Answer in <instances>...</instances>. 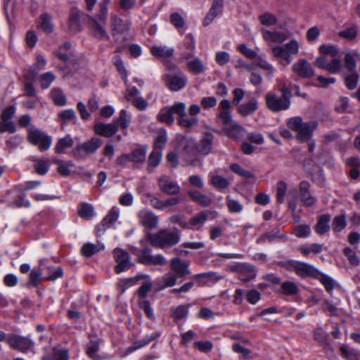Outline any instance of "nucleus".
Returning a JSON list of instances; mask_svg holds the SVG:
<instances>
[{"label": "nucleus", "mask_w": 360, "mask_h": 360, "mask_svg": "<svg viewBox=\"0 0 360 360\" xmlns=\"http://www.w3.org/2000/svg\"><path fill=\"white\" fill-rule=\"evenodd\" d=\"M257 99L252 98L249 101L241 104L238 108V112L243 116H247L254 113L257 110Z\"/></svg>", "instance_id": "nucleus-32"}, {"label": "nucleus", "mask_w": 360, "mask_h": 360, "mask_svg": "<svg viewBox=\"0 0 360 360\" xmlns=\"http://www.w3.org/2000/svg\"><path fill=\"white\" fill-rule=\"evenodd\" d=\"M170 268L172 273L178 278H183L191 274L189 263L179 257L171 259Z\"/></svg>", "instance_id": "nucleus-19"}, {"label": "nucleus", "mask_w": 360, "mask_h": 360, "mask_svg": "<svg viewBox=\"0 0 360 360\" xmlns=\"http://www.w3.org/2000/svg\"><path fill=\"white\" fill-rule=\"evenodd\" d=\"M287 124L289 129L297 133L296 138L302 142L309 141L311 139L313 131L317 127L316 122H304L299 116L290 118Z\"/></svg>", "instance_id": "nucleus-4"}, {"label": "nucleus", "mask_w": 360, "mask_h": 360, "mask_svg": "<svg viewBox=\"0 0 360 360\" xmlns=\"http://www.w3.org/2000/svg\"><path fill=\"white\" fill-rule=\"evenodd\" d=\"M281 96L277 94L269 92L265 96L266 106L269 110L274 112L288 110L290 105L292 93L289 88L283 86L281 89Z\"/></svg>", "instance_id": "nucleus-3"}, {"label": "nucleus", "mask_w": 360, "mask_h": 360, "mask_svg": "<svg viewBox=\"0 0 360 360\" xmlns=\"http://www.w3.org/2000/svg\"><path fill=\"white\" fill-rule=\"evenodd\" d=\"M158 334L152 333L150 335L145 336L143 339L135 341L131 346L129 347L127 349V350L125 352V354H128L138 349H140V348L148 345L153 340L156 339L158 338Z\"/></svg>", "instance_id": "nucleus-30"}, {"label": "nucleus", "mask_w": 360, "mask_h": 360, "mask_svg": "<svg viewBox=\"0 0 360 360\" xmlns=\"http://www.w3.org/2000/svg\"><path fill=\"white\" fill-rule=\"evenodd\" d=\"M171 71L164 75V81L168 89L172 91H178L184 89L187 82L186 75L180 70L175 69L174 65L167 66Z\"/></svg>", "instance_id": "nucleus-6"}, {"label": "nucleus", "mask_w": 360, "mask_h": 360, "mask_svg": "<svg viewBox=\"0 0 360 360\" xmlns=\"http://www.w3.org/2000/svg\"><path fill=\"white\" fill-rule=\"evenodd\" d=\"M27 140L31 144L38 146L41 151L48 150L52 143V139L50 136L36 128L29 129Z\"/></svg>", "instance_id": "nucleus-9"}, {"label": "nucleus", "mask_w": 360, "mask_h": 360, "mask_svg": "<svg viewBox=\"0 0 360 360\" xmlns=\"http://www.w3.org/2000/svg\"><path fill=\"white\" fill-rule=\"evenodd\" d=\"M37 27L47 34L51 33L53 31L51 16L46 13L41 14L38 20Z\"/></svg>", "instance_id": "nucleus-33"}, {"label": "nucleus", "mask_w": 360, "mask_h": 360, "mask_svg": "<svg viewBox=\"0 0 360 360\" xmlns=\"http://www.w3.org/2000/svg\"><path fill=\"white\" fill-rule=\"evenodd\" d=\"M58 118L62 126H63L68 122H75L76 120V114L72 109H67L60 112L58 114Z\"/></svg>", "instance_id": "nucleus-46"}, {"label": "nucleus", "mask_w": 360, "mask_h": 360, "mask_svg": "<svg viewBox=\"0 0 360 360\" xmlns=\"http://www.w3.org/2000/svg\"><path fill=\"white\" fill-rule=\"evenodd\" d=\"M186 39L188 41L185 43V44L188 52L186 53L185 57L186 59H189L195 56V40L193 36L190 34L186 36Z\"/></svg>", "instance_id": "nucleus-59"}, {"label": "nucleus", "mask_w": 360, "mask_h": 360, "mask_svg": "<svg viewBox=\"0 0 360 360\" xmlns=\"http://www.w3.org/2000/svg\"><path fill=\"white\" fill-rule=\"evenodd\" d=\"M310 184L307 181H302L300 184V198L302 204L306 207L313 206L316 199L309 191Z\"/></svg>", "instance_id": "nucleus-22"}, {"label": "nucleus", "mask_w": 360, "mask_h": 360, "mask_svg": "<svg viewBox=\"0 0 360 360\" xmlns=\"http://www.w3.org/2000/svg\"><path fill=\"white\" fill-rule=\"evenodd\" d=\"M102 143L100 139L93 137L89 141L75 146L72 150V154L77 159H83L86 155L96 153Z\"/></svg>", "instance_id": "nucleus-10"}, {"label": "nucleus", "mask_w": 360, "mask_h": 360, "mask_svg": "<svg viewBox=\"0 0 360 360\" xmlns=\"http://www.w3.org/2000/svg\"><path fill=\"white\" fill-rule=\"evenodd\" d=\"M53 162L58 165L57 170L60 175L67 176L70 174L71 168L74 167L72 162H65L60 160H54Z\"/></svg>", "instance_id": "nucleus-41"}, {"label": "nucleus", "mask_w": 360, "mask_h": 360, "mask_svg": "<svg viewBox=\"0 0 360 360\" xmlns=\"http://www.w3.org/2000/svg\"><path fill=\"white\" fill-rule=\"evenodd\" d=\"M341 356L346 360H359L360 351L349 348L347 346H342L340 348Z\"/></svg>", "instance_id": "nucleus-44"}, {"label": "nucleus", "mask_w": 360, "mask_h": 360, "mask_svg": "<svg viewBox=\"0 0 360 360\" xmlns=\"http://www.w3.org/2000/svg\"><path fill=\"white\" fill-rule=\"evenodd\" d=\"M34 162V169L39 174L44 175L48 170L50 165L49 160L37 159Z\"/></svg>", "instance_id": "nucleus-50"}, {"label": "nucleus", "mask_w": 360, "mask_h": 360, "mask_svg": "<svg viewBox=\"0 0 360 360\" xmlns=\"http://www.w3.org/2000/svg\"><path fill=\"white\" fill-rule=\"evenodd\" d=\"M260 23L264 26L270 27L278 23L277 17L270 12H265L258 17Z\"/></svg>", "instance_id": "nucleus-45"}, {"label": "nucleus", "mask_w": 360, "mask_h": 360, "mask_svg": "<svg viewBox=\"0 0 360 360\" xmlns=\"http://www.w3.org/2000/svg\"><path fill=\"white\" fill-rule=\"evenodd\" d=\"M261 32L263 39L267 42L283 43L288 38L284 32L280 31H270L266 29H262Z\"/></svg>", "instance_id": "nucleus-24"}, {"label": "nucleus", "mask_w": 360, "mask_h": 360, "mask_svg": "<svg viewBox=\"0 0 360 360\" xmlns=\"http://www.w3.org/2000/svg\"><path fill=\"white\" fill-rule=\"evenodd\" d=\"M98 349L99 343L97 341H90L86 346V354L94 360H101L100 356L97 354Z\"/></svg>", "instance_id": "nucleus-48"}, {"label": "nucleus", "mask_w": 360, "mask_h": 360, "mask_svg": "<svg viewBox=\"0 0 360 360\" xmlns=\"http://www.w3.org/2000/svg\"><path fill=\"white\" fill-rule=\"evenodd\" d=\"M16 131V127L12 120H1L0 121V133L8 132L13 134Z\"/></svg>", "instance_id": "nucleus-60"}, {"label": "nucleus", "mask_w": 360, "mask_h": 360, "mask_svg": "<svg viewBox=\"0 0 360 360\" xmlns=\"http://www.w3.org/2000/svg\"><path fill=\"white\" fill-rule=\"evenodd\" d=\"M359 57L356 51L348 52L345 56V68L351 72H355L356 68V58Z\"/></svg>", "instance_id": "nucleus-37"}, {"label": "nucleus", "mask_w": 360, "mask_h": 360, "mask_svg": "<svg viewBox=\"0 0 360 360\" xmlns=\"http://www.w3.org/2000/svg\"><path fill=\"white\" fill-rule=\"evenodd\" d=\"M288 269L295 271L298 276L302 278H318L320 275L318 269L303 262L290 261L288 264Z\"/></svg>", "instance_id": "nucleus-11"}, {"label": "nucleus", "mask_w": 360, "mask_h": 360, "mask_svg": "<svg viewBox=\"0 0 360 360\" xmlns=\"http://www.w3.org/2000/svg\"><path fill=\"white\" fill-rule=\"evenodd\" d=\"M330 217L328 214H323L320 217L316 226L315 231L319 235H323L330 229L328 222Z\"/></svg>", "instance_id": "nucleus-36"}, {"label": "nucleus", "mask_w": 360, "mask_h": 360, "mask_svg": "<svg viewBox=\"0 0 360 360\" xmlns=\"http://www.w3.org/2000/svg\"><path fill=\"white\" fill-rule=\"evenodd\" d=\"M211 184L218 190L226 188L229 184V181L219 175H210Z\"/></svg>", "instance_id": "nucleus-43"}, {"label": "nucleus", "mask_w": 360, "mask_h": 360, "mask_svg": "<svg viewBox=\"0 0 360 360\" xmlns=\"http://www.w3.org/2000/svg\"><path fill=\"white\" fill-rule=\"evenodd\" d=\"M292 70L302 78L314 76V72L311 64L305 59H300L292 65Z\"/></svg>", "instance_id": "nucleus-18"}, {"label": "nucleus", "mask_w": 360, "mask_h": 360, "mask_svg": "<svg viewBox=\"0 0 360 360\" xmlns=\"http://www.w3.org/2000/svg\"><path fill=\"white\" fill-rule=\"evenodd\" d=\"M106 21L99 20L93 16L88 17V27L91 34L99 40H108L110 35L105 28Z\"/></svg>", "instance_id": "nucleus-12"}, {"label": "nucleus", "mask_w": 360, "mask_h": 360, "mask_svg": "<svg viewBox=\"0 0 360 360\" xmlns=\"http://www.w3.org/2000/svg\"><path fill=\"white\" fill-rule=\"evenodd\" d=\"M131 159V162L135 164L142 163L146 159V150L138 148L129 153Z\"/></svg>", "instance_id": "nucleus-52"}, {"label": "nucleus", "mask_w": 360, "mask_h": 360, "mask_svg": "<svg viewBox=\"0 0 360 360\" xmlns=\"http://www.w3.org/2000/svg\"><path fill=\"white\" fill-rule=\"evenodd\" d=\"M195 278H199L201 285H207L210 283H216L221 280L223 277L217 275L215 272H207L198 274L194 276Z\"/></svg>", "instance_id": "nucleus-34"}, {"label": "nucleus", "mask_w": 360, "mask_h": 360, "mask_svg": "<svg viewBox=\"0 0 360 360\" xmlns=\"http://www.w3.org/2000/svg\"><path fill=\"white\" fill-rule=\"evenodd\" d=\"M213 138L214 136L210 132H206L204 134L198 148L200 153L207 155L210 153Z\"/></svg>", "instance_id": "nucleus-31"}, {"label": "nucleus", "mask_w": 360, "mask_h": 360, "mask_svg": "<svg viewBox=\"0 0 360 360\" xmlns=\"http://www.w3.org/2000/svg\"><path fill=\"white\" fill-rule=\"evenodd\" d=\"M79 17L77 13H72L69 17V28L72 32H77L79 30Z\"/></svg>", "instance_id": "nucleus-64"}, {"label": "nucleus", "mask_w": 360, "mask_h": 360, "mask_svg": "<svg viewBox=\"0 0 360 360\" xmlns=\"http://www.w3.org/2000/svg\"><path fill=\"white\" fill-rule=\"evenodd\" d=\"M131 122V115L126 110H121L119 113V117L113 121V123H117V128L120 127L122 129L129 127Z\"/></svg>", "instance_id": "nucleus-40"}, {"label": "nucleus", "mask_w": 360, "mask_h": 360, "mask_svg": "<svg viewBox=\"0 0 360 360\" xmlns=\"http://www.w3.org/2000/svg\"><path fill=\"white\" fill-rule=\"evenodd\" d=\"M299 50V42L296 39H291L285 44L272 46L271 53L278 63L285 66L291 63V56L297 55Z\"/></svg>", "instance_id": "nucleus-5"}, {"label": "nucleus", "mask_w": 360, "mask_h": 360, "mask_svg": "<svg viewBox=\"0 0 360 360\" xmlns=\"http://www.w3.org/2000/svg\"><path fill=\"white\" fill-rule=\"evenodd\" d=\"M160 190L167 195H178L181 191L179 184L171 176L162 175L158 179Z\"/></svg>", "instance_id": "nucleus-14"}, {"label": "nucleus", "mask_w": 360, "mask_h": 360, "mask_svg": "<svg viewBox=\"0 0 360 360\" xmlns=\"http://www.w3.org/2000/svg\"><path fill=\"white\" fill-rule=\"evenodd\" d=\"M287 184L284 181H279L277 184L276 198L279 203H283L285 200V195L287 191Z\"/></svg>", "instance_id": "nucleus-63"}, {"label": "nucleus", "mask_w": 360, "mask_h": 360, "mask_svg": "<svg viewBox=\"0 0 360 360\" xmlns=\"http://www.w3.org/2000/svg\"><path fill=\"white\" fill-rule=\"evenodd\" d=\"M225 134L233 139L240 140L246 134V131L241 125L238 123H233L229 127L224 128Z\"/></svg>", "instance_id": "nucleus-26"}, {"label": "nucleus", "mask_w": 360, "mask_h": 360, "mask_svg": "<svg viewBox=\"0 0 360 360\" xmlns=\"http://www.w3.org/2000/svg\"><path fill=\"white\" fill-rule=\"evenodd\" d=\"M119 217V212L115 208H112L102 221V225L108 227L112 225Z\"/></svg>", "instance_id": "nucleus-53"}, {"label": "nucleus", "mask_w": 360, "mask_h": 360, "mask_svg": "<svg viewBox=\"0 0 360 360\" xmlns=\"http://www.w3.org/2000/svg\"><path fill=\"white\" fill-rule=\"evenodd\" d=\"M102 248H103V247L99 248L96 245L88 243H85L82 246L81 251H82V253L83 255H84L85 257H90L92 255H94V254H96V252H99L101 250V249H102Z\"/></svg>", "instance_id": "nucleus-54"}, {"label": "nucleus", "mask_w": 360, "mask_h": 360, "mask_svg": "<svg viewBox=\"0 0 360 360\" xmlns=\"http://www.w3.org/2000/svg\"><path fill=\"white\" fill-rule=\"evenodd\" d=\"M130 22L124 20L117 14L111 13L110 16V27L111 35L115 42L128 32L130 29Z\"/></svg>", "instance_id": "nucleus-8"}, {"label": "nucleus", "mask_w": 360, "mask_h": 360, "mask_svg": "<svg viewBox=\"0 0 360 360\" xmlns=\"http://www.w3.org/2000/svg\"><path fill=\"white\" fill-rule=\"evenodd\" d=\"M6 342L10 347L22 352H27L34 345V342L27 337L16 334L8 335L6 338Z\"/></svg>", "instance_id": "nucleus-13"}, {"label": "nucleus", "mask_w": 360, "mask_h": 360, "mask_svg": "<svg viewBox=\"0 0 360 360\" xmlns=\"http://www.w3.org/2000/svg\"><path fill=\"white\" fill-rule=\"evenodd\" d=\"M146 239L154 248H170L180 242L181 232L177 229L169 231L167 229H162L155 233L148 232Z\"/></svg>", "instance_id": "nucleus-2"}, {"label": "nucleus", "mask_w": 360, "mask_h": 360, "mask_svg": "<svg viewBox=\"0 0 360 360\" xmlns=\"http://www.w3.org/2000/svg\"><path fill=\"white\" fill-rule=\"evenodd\" d=\"M276 238H279L282 241H286L288 240V236L285 233L281 234L280 229L278 228H276L268 233L263 234L257 239V242L258 243H262L266 241L271 242L275 240Z\"/></svg>", "instance_id": "nucleus-28"}, {"label": "nucleus", "mask_w": 360, "mask_h": 360, "mask_svg": "<svg viewBox=\"0 0 360 360\" xmlns=\"http://www.w3.org/2000/svg\"><path fill=\"white\" fill-rule=\"evenodd\" d=\"M78 214L81 217L90 219L94 216V208L88 203H82L78 209Z\"/></svg>", "instance_id": "nucleus-57"}, {"label": "nucleus", "mask_w": 360, "mask_h": 360, "mask_svg": "<svg viewBox=\"0 0 360 360\" xmlns=\"http://www.w3.org/2000/svg\"><path fill=\"white\" fill-rule=\"evenodd\" d=\"M178 277L172 272L165 274L162 278V285L161 288H170L176 283Z\"/></svg>", "instance_id": "nucleus-56"}, {"label": "nucleus", "mask_w": 360, "mask_h": 360, "mask_svg": "<svg viewBox=\"0 0 360 360\" xmlns=\"http://www.w3.org/2000/svg\"><path fill=\"white\" fill-rule=\"evenodd\" d=\"M186 106L184 103L180 102L175 103L171 106L162 108L157 115V118L162 122L172 124L174 123L173 115H178L179 124L186 129H191L193 127L196 120L194 119L188 120L186 117Z\"/></svg>", "instance_id": "nucleus-1"}, {"label": "nucleus", "mask_w": 360, "mask_h": 360, "mask_svg": "<svg viewBox=\"0 0 360 360\" xmlns=\"http://www.w3.org/2000/svg\"><path fill=\"white\" fill-rule=\"evenodd\" d=\"M74 141L70 135L61 138L56 144L55 150L57 153H63L65 150L72 146Z\"/></svg>", "instance_id": "nucleus-38"}, {"label": "nucleus", "mask_w": 360, "mask_h": 360, "mask_svg": "<svg viewBox=\"0 0 360 360\" xmlns=\"http://www.w3.org/2000/svg\"><path fill=\"white\" fill-rule=\"evenodd\" d=\"M187 67L191 72L195 75L202 73L206 70L202 60L198 57H193V60H188Z\"/></svg>", "instance_id": "nucleus-35"}, {"label": "nucleus", "mask_w": 360, "mask_h": 360, "mask_svg": "<svg viewBox=\"0 0 360 360\" xmlns=\"http://www.w3.org/2000/svg\"><path fill=\"white\" fill-rule=\"evenodd\" d=\"M230 108L231 103L226 99L222 100L218 107L217 122L224 126V128L229 127L234 123L233 122L231 113L229 111Z\"/></svg>", "instance_id": "nucleus-16"}, {"label": "nucleus", "mask_w": 360, "mask_h": 360, "mask_svg": "<svg viewBox=\"0 0 360 360\" xmlns=\"http://www.w3.org/2000/svg\"><path fill=\"white\" fill-rule=\"evenodd\" d=\"M111 0H101L98 4V11L96 14V18L99 20L106 21L108 13V5Z\"/></svg>", "instance_id": "nucleus-47"}, {"label": "nucleus", "mask_w": 360, "mask_h": 360, "mask_svg": "<svg viewBox=\"0 0 360 360\" xmlns=\"http://www.w3.org/2000/svg\"><path fill=\"white\" fill-rule=\"evenodd\" d=\"M132 253L137 257V262L145 265H164L167 260L162 255H153L151 249L148 248L139 250L131 247Z\"/></svg>", "instance_id": "nucleus-7"}, {"label": "nucleus", "mask_w": 360, "mask_h": 360, "mask_svg": "<svg viewBox=\"0 0 360 360\" xmlns=\"http://www.w3.org/2000/svg\"><path fill=\"white\" fill-rule=\"evenodd\" d=\"M94 130L97 135L111 137L117 131V123H113V122L108 124L98 122L95 124Z\"/></svg>", "instance_id": "nucleus-23"}, {"label": "nucleus", "mask_w": 360, "mask_h": 360, "mask_svg": "<svg viewBox=\"0 0 360 360\" xmlns=\"http://www.w3.org/2000/svg\"><path fill=\"white\" fill-rule=\"evenodd\" d=\"M256 276V271L255 267L248 263H242L240 271L239 274V279L243 282H248L252 280Z\"/></svg>", "instance_id": "nucleus-29"}, {"label": "nucleus", "mask_w": 360, "mask_h": 360, "mask_svg": "<svg viewBox=\"0 0 360 360\" xmlns=\"http://www.w3.org/2000/svg\"><path fill=\"white\" fill-rule=\"evenodd\" d=\"M208 218V212L202 211L193 216L186 224H184V229H189L198 231L205 224Z\"/></svg>", "instance_id": "nucleus-20"}, {"label": "nucleus", "mask_w": 360, "mask_h": 360, "mask_svg": "<svg viewBox=\"0 0 360 360\" xmlns=\"http://www.w3.org/2000/svg\"><path fill=\"white\" fill-rule=\"evenodd\" d=\"M281 288L283 293L288 295H296L299 291L297 285L292 281H286L283 283Z\"/></svg>", "instance_id": "nucleus-61"}, {"label": "nucleus", "mask_w": 360, "mask_h": 360, "mask_svg": "<svg viewBox=\"0 0 360 360\" xmlns=\"http://www.w3.org/2000/svg\"><path fill=\"white\" fill-rule=\"evenodd\" d=\"M113 257L117 262L115 266V271L117 274H120L132 265L129 253L120 248L114 249Z\"/></svg>", "instance_id": "nucleus-15"}, {"label": "nucleus", "mask_w": 360, "mask_h": 360, "mask_svg": "<svg viewBox=\"0 0 360 360\" xmlns=\"http://www.w3.org/2000/svg\"><path fill=\"white\" fill-rule=\"evenodd\" d=\"M56 79V76L52 72H46L39 77L40 86L42 89H48Z\"/></svg>", "instance_id": "nucleus-49"}, {"label": "nucleus", "mask_w": 360, "mask_h": 360, "mask_svg": "<svg viewBox=\"0 0 360 360\" xmlns=\"http://www.w3.org/2000/svg\"><path fill=\"white\" fill-rule=\"evenodd\" d=\"M347 221L345 217L343 215H338L334 217L332 223L333 230L335 232H340L345 228Z\"/></svg>", "instance_id": "nucleus-58"}, {"label": "nucleus", "mask_w": 360, "mask_h": 360, "mask_svg": "<svg viewBox=\"0 0 360 360\" xmlns=\"http://www.w3.org/2000/svg\"><path fill=\"white\" fill-rule=\"evenodd\" d=\"M297 238H307L311 234V228L308 224H300L294 229L293 231Z\"/></svg>", "instance_id": "nucleus-55"}, {"label": "nucleus", "mask_w": 360, "mask_h": 360, "mask_svg": "<svg viewBox=\"0 0 360 360\" xmlns=\"http://www.w3.org/2000/svg\"><path fill=\"white\" fill-rule=\"evenodd\" d=\"M50 97L57 105L63 106L66 104L65 95L60 88L53 89L50 92Z\"/></svg>", "instance_id": "nucleus-39"}, {"label": "nucleus", "mask_w": 360, "mask_h": 360, "mask_svg": "<svg viewBox=\"0 0 360 360\" xmlns=\"http://www.w3.org/2000/svg\"><path fill=\"white\" fill-rule=\"evenodd\" d=\"M224 4V0L212 1V6L203 20L204 26H208L210 25L214 21V20L221 13Z\"/></svg>", "instance_id": "nucleus-21"}, {"label": "nucleus", "mask_w": 360, "mask_h": 360, "mask_svg": "<svg viewBox=\"0 0 360 360\" xmlns=\"http://www.w3.org/2000/svg\"><path fill=\"white\" fill-rule=\"evenodd\" d=\"M191 304H181L170 309V315L174 321H177L186 319L189 314V308Z\"/></svg>", "instance_id": "nucleus-25"}, {"label": "nucleus", "mask_w": 360, "mask_h": 360, "mask_svg": "<svg viewBox=\"0 0 360 360\" xmlns=\"http://www.w3.org/2000/svg\"><path fill=\"white\" fill-rule=\"evenodd\" d=\"M316 278L323 285L326 291L330 292L333 290L335 282L331 278L320 272V275Z\"/></svg>", "instance_id": "nucleus-62"}, {"label": "nucleus", "mask_w": 360, "mask_h": 360, "mask_svg": "<svg viewBox=\"0 0 360 360\" xmlns=\"http://www.w3.org/2000/svg\"><path fill=\"white\" fill-rule=\"evenodd\" d=\"M173 48L166 46H153L150 47L151 54L157 58H167L173 56Z\"/></svg>", "instance_id": "nucleus-27"}, {"label": "nucleus", "mask_w": 360, "mask_h": 360, "mask_svg": "<svg viewBox=\"0 0 360 360\" xmlns=\"http://www.w3.org/2000/svg\"><path fill=\"white\" fill-rule=\"evenodd\" d=\"M139 223L148 229H153L158 226V217L153 212L148 210H142L137 214Z\"/></svg>", "instance_id": "nucleus-17"}, {"label": "nucleus", "mask_w": 360, "mask_h": 360, "mask_svg": "<svg viewBox=\"0 0 360 360\" xmlns=\"http://www.w3.org/2000/svg\"><path fill=\"white\" fill-rule=\"evenodd\" d=\"M319 52L321 55H329L332 57H335L338 54L339 51L334 45L325 44L319 47Z\"/></svg>", "instance_id": "nucleus-51"}, {"label": "nucleus", "mask_w": 360, "mask_h": 360, "mask_svg": "<svg viewBox=\"0 0 360 360\" xmlns=\"http://www.w3.org/2000/svg\"><path fill=\"white\" fill-rule=\"evenodd\" d=\"M188 194L192 200L202 206L207 207L211 204V199L208 196L200 193L199 191H189Z\"/></svg>", "instance_id": "nucleus-42"}]
</instances>
